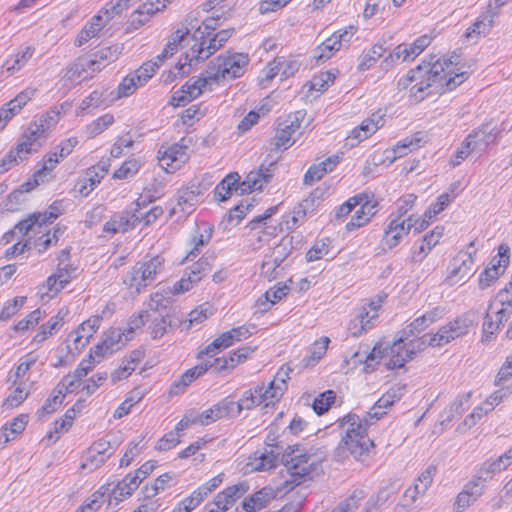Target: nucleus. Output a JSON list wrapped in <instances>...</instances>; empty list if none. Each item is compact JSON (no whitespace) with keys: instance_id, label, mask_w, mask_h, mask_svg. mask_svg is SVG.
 I'll use <instances>...</instances> for the list:
<instances>
[{"instance_id":"obj_33","label":"nucleus","mask_w":512,"mask_h":512,"mask_svg":"<svg viewBox=\"0 0 512 512\" xmlns=\"http://www.w3.org/2000/svg\"><path fill=\"white\" fill-rule=\"evenodd\" d=\"M72 279L71 272L66 268H59L56 273L46 280L47 291L52 293L51 297L60 292Z\"/></svg>"},{"instance_id":"obj_24","label":"nucleus","mask_w":512,"mask_h":512,"mask_svg":"<svg viewBox=\"0 0 512 512\" xmlns=\"http://www.w3.org/2000/svg\"><path fill=\"white\" fill-rule=\"evenodd\" d=\"M445 315V308L441 306L434 307L425 314L417 317L410 325H408V331L405 330L407 336L420 333L428 328L431 324L442 319Z\"/></svg>"},{"instance_id":"obj_57","label":"nucleus","mask_w":512,"mask_h":512,"mask_svg":"<svg viewBox=\"0 0 512 512\" xmlns=\"http://www.w3.org/2000/svg\"><path fill=\"white\" fill-rule=\"evenodd\" d=\"M316 192L317 191L312 193L310 197L302 200L294 208L293 216H292V222H293L294 225L297 224L300 220H303L306 217L308 210L313 209L315 198H316V196H315Z\"/></svg>"},{"instance_id":"obj_9","label":"nucleus","mask_w":512,"mask_h":512,"mask_svg":"<svg viewBox=\"0 0 512 512\" xmlns=\"http://www.w3.org/2000/svg\"><path fill=\"white\" fill-rule=\"evenodd\" d=\"M255 329V325H242L223 332L215 338L214 341L205 348V350L198 353V358H202L203 355L214 356L218 351L230 347L235 342L249 338L253 333L252 330Z\"/></svg>"},{"instance_id":"obj_60","label":"nucleus","mask_w":512,"mask_h":512,"mask_svg":"<svg viewBox=\"0 0 512 512\" xmlns=\"http://www.w3.org/2000/svg\"><path fill=\"white\" fill-rule=\"evenodd\" d=\"M200 19L197 17L195 13H189L184 21L185 27L184 29L190 33L192 30H194V33L192 35V39L194 43L199 42L201 38H203V35L205 34L204 31H202V26L199 24Z\"/></svg>"},{"instance_id":"obj_2","label":"nucleus","mask_w":512,"mask_h":512,"mask_svg":"<svg viewBox=\"0 0 512 512\" xmlns=\"http://www.w3.org/2000/svg\"><path fill=\"white\" fill-rule=\"evenodd\" d=\"M278 445L267 444L264 451H256L246 464L249 471H269L282 463L289 473V479L285 480L284 487L297 486L311 478V473L316 469V464L310 462L311 455L302 453L299 446L296 448L287 446L281 452Z\"/></svg>"},{"instance_id":"obj_4","label":"nucleus","mask_w":512,"mask_h":512,"mask_svg":"<svg viewBox=\"0 0 512 512\" xmlns=\"http://www.w3.org/2000/svg\"><path fill=\"white\" fill-rule=\"evenodd\" d=\"M164 258L157 255L146 261L137 262L124 276L123 283L131 294H139L150 285L163 270Z\"/></svg>"},{"instance_id":"obj_23","label":"nucleus","mask_w":512,"mask_h":512,"mask_svg":"<svg viewBox=\"0 0 512 512\" xmlns=\"http://www.w3.org/2000/svg\"><path fill=\"white\" fill-rule=\"evenodd\" d=\"M511 463L512 448L494 460L485 461L478 470L477 476L486 482L487 479H491L495 474L505 470Z\"/></svg>"},{"instance_id":"obj_11","label":"nucleus","mask_w":512,"mask_h":512,"mask_svg":"<svg viewBox=\"0 0 512 512\" xmlns=\"http://www.w3.org/2000/svg\"><path fill=\"white\" fill-rule=\"evenodd\" d=\"M302 118L303 113L297 111L292 116L290 115L288 119L279 123L275 136L270 143L271 151L286 150L294 143V141H291V138L292 135L300 129Z\"/></svg>"},{"instance_id":"obj_3","label":"nucleus","mask_w":512,"mask_h":512,"mask_svg":"<svg viewBox=\"0 0 512 512\" xmlns=\"http://www.w3.org/2000/svg\"><path fill=\"white\" fill-rule=\"evenodd\" d=\"M372 424L373 421L366 417L362 420L356 414H348L343 417L340 426H347V428L335 449L336 457L344 458L349 453L358 459L366 454L374 446L373 441L367 435V428Z\"/></svg>"},{"instance_id":"obj_16","label":"nucleus","mask_w":512,"mask_h":512,"mask_svg":"<svg viewBox=\"0 0 512 512\" xmlns=\"http://www.w3.org/2000/svg\"><path fill=\"white\" fill-rule=\"evenodd\" d=\"M381 300L371 301L367 306H363L356 318L351 321L349 331L353 337L360 336L363 332L371 328L370 322L378 316V308Z\"/></svg>"},{"instance_id":"obj_29","label":"nucleus","mask_w":512,"mask_h":512,"mask_svg":"<svg viewBox=\"0 0 512 512\" xmlns=\"http://www.w3.org/2000/svg\"><path fill=\"white\" fill-rule=\"evenodd\" d=\"M399 389H390L374 404V406L367 412L366 418L371 421L380 419L386 414V409L391 407L396 401H398L401 395L398 393Z\"/></svg>"},{"instance_id":"obj_43","label":"nucleus","mask_w":512,"mask_h":512,"mask_svg":"<svg viewBox=\"0 0 512 512\" xmlns=\"http://www.w3.org/2000/svg\"><path fill=\"white\" fill-rule=\"evenodd\" d=\"M87 63L86 58L80 57L72 63L65 72L64 78L67 80H76V79H88L91 78V74L87 73L86 69Z\"/></svg>"},{"instance_id":"obj_17","label":"nucleus","mask_w":512,"mask_h":512,"mask_svg":"<svg viewBox=\"0 0 512 512\" xmlns=\"http://www.w3.org/2000/svg\"><path fill=\"white\" fill-rule=\"evenodd\" d=\"M234 401L225 398L202 413L194 412L197 423L203 426L209 425L218 419L233 415L235 410Z\"/></svg>"},{"instance_id":"obj_53","label":"nucleus","mask_w":512,"mask_h":512,"mask_svg":"<svg viewBox=\"0 0 512 512\" xmlns=\"http://www.w3.org/2000/svg\"><path fill=\"white\" fill-rule=\"evenodd\" d=\"M150 318L151 314L148 311H142L137 315L131 316L128 321L127 328L123 331L126 341H129L135 330L141 328Z\"/></svg>"},{"instance_id":"obj_46","label":"nucleus","mask_w":512,"mask_h":512,"mask_svg":"<svg viewBox=\"0 0 512 512\" xmlns=\"http://www.w3.org/2000/svg\"><path fill=\"white\" fill-rule=\"evenodd\" d=\"M64 396L65 394L63 393V389L55 388L51 395L45 400L42 407L38 410L39 417L55 412L62 404Z\"/></svg>"},{"instance_id":"obj_50","label":"nucleus","mask_w":512,"mask_h":512,"mask_svg":"<svg viewBox=\"0 0 512 512\" xmlns=\"http://www.w3.org/2000/svg\"><path fill=\"white\" fill-rule=\"evenodd\" d=\"M471 397V392L465 393L457 398L450 406L448 410L444 411L447 414L444 421L451 422L455 416H460L466 410V405Z\"/></svg>"},{"instance_id":"obj_13","label":"nucleus","mask_w":512,"mask_h":512,"mask_svg":"<svg viewBox=\"0 0 512 512\" xmlns=\"http://www.w3.org/2000/svg\"><path fill=\"white\" fill-rule=\"evenodd\" d=\"M274 167V162H271L268 166L262 164L257 171H251L243 182L239 183L238 181L234 190L240 195L261 190L263 185L271 180Z\"/></svg>"},{"instance_id":"obj_5","label":"nucleus","mask_w":512,"mask_h":512,"mask_svg":"<svg viewBox=\"0 0 512 512\" xmlns=\"http://www.w3.org/2000/svg\"><path fill=\"white\" fill-rule=\"evenodd\" d=\"M248 64L249 57L245 53L219 55L208 64V78H212L213 82H219L241 77L245 73Z\"/></svg>"},{"instance_id":"obj_14","label":"nucleus","mask_w":512,"mask_h":512,"mask_svg":"<svg viewBox=\"0 0 512 512\" xmlns=\"http://www.w3.org/2000/svg\"><path fill=\"white\" fill-rule=\"evenodd\" d=\"M509 251L510 248L507 244L502 243L498 247V255L499 259L497 260V265L486 268L479 277V287L480 289H486L489 287L495 280H497L500 275H502L509 264Z\"/></svg>"},{"instance_id":"obj_8","label":"nucleus","mask_w":512,"mask_h":512,"mask_svg":"<svg viewBox=\"0 0 512 512\" xmlns=\"http://www.w3.org/2000/svg\"><path fill=\"white\" fill-rule=\"evenodd\" d=\"M215 257L213 255H204L197 262L187 268L185 275L177 282L174 283L171 292L173 294H180L189 291L194 284H197L201 279L209 274L213 268Z\"/></svg>"},{"instance_id":"obj_12","label":"nucleus","mask_w":512,"mask_h":512,"mask_svg":"<svg viewBox=\"0 0 512 512\" xmlns=\"http://www.w3.org/2000/svg\"><path fill=\"white\" fill-rule=\"evenodd\" d=\"M133 210H125L119 213H115L111 216L103 226V231L106 233L117 234L125 233L129 230L134 229L141 221L142 216L138 215V208L140 202L137 200Z\"/></svg>"},{"instance_id":"obj_40","label":"nucleus","mask_w":512,"mask_h":512,"mask_svg":"<svg viewBox=\"0 0 512 512\" xmlns=\"http://www.w3.org/2000/svg\"><path fill=\"white\" fill-rule=\"evenodd\" d=\"M386 49L383 47L381 43H376L373 45L366 53H364L361 57V60L358 65V69L360 71L368 70L372 67L376 61L383 56Z\"/></svg>"},{"instance_id":"obj_1","label":"nucleus","mask_w":512,"mask_h":512,"mask_svg":"<svg viewBox=\"0 0 512 512\" xmlns=\"http://www.w3.org/2000/svg\"><path fill=\"white\" fill-rule=\"evenodd\" d=\"M458 56L439 58L437 55H429L416 68L411 69L404 77L400 78L397 87L405 90L410 87V98L419 103L424 100L431 91L444 93L454 90L467 79V72H456L454 67L458 64Z\"/></svg>"},{"instance_id":"obj_22","label":"nucleus","mask_w":512,"mask_h":512,"mask_svg":"<svg viewBox=\"0 0 512 512\" xmlns=\"http://www.w3.org/2000/svg\"><path fill=\"white\" fill-rule=\"evenodd\" d=\"M444 233V227L436 226L431 232L426 234L420 246L413 250L411 256L412 263H421L429 252L439 243Z\"/></svg>"},{"instance_id":"obj_49","label":"nucleus","mask_w":512,"mask_h":512,"mask_svg":"<svg viewBox=\"0 0 512 512\" xmlns=\"http://www.w3.org/2000/svg\"><path fill=\"white\" fill-rule=\"evenodd\" d=\"M27 423L28 416L21 414L14 418L8 425L3 427L2 436L4 437V443H8L11 440L8 431H10L12 435H18L25 430Z\"/></svg>"},{"instance_id":"obj_48","label":"nucleus","mask_w":512,"mask_h":512,"mask_svg":"<svg viewBox=\"0 0 512 512\" xmlns=\"http://www.w3.org/2000/svg\"><path fill=\"white\" fill-rule=\"evenodd\" d=\"M148 307L155 314L154 316H161V313L170 314L171 312L170 299L161 293H155L151 296Z\"/></svg>"},{"instance_id":"obj_44","label":"nucleus","mask_w":512,"mask_h":512,"mask_svg":"<svg viewBox=\"0 0 512 512\" xmlns=\"http://www.w3.org/2000/svg\"><path fill=\"white\" fill-rule=\"evenodd\" d=\"M365 492L361 489H357L353 491V493L341 501L332 512H351L357 509L361 503V501L365 498Z\"/></svg>"},{"instance_id":"obj_31","label":"nucleus","mask_w":512,"mask_h":512,"mask_svg":"<svg viewBox=\"0 0 512 512\" xmlns=\"http://www.w3.org/2000/svg\"><path fill=\"white\" fill-rule=\"evenodd\" d=\"M160 0H149L143 3L132 15L131 25L138 28L144 25L153 14L163 10L165 5L159 6Z\"/></svg>"},{"instance_id":"obj_55","label":"nucleus","mask_w":512,"mask_h":512,"mask_svg":"<svg viewBox=\"0 0 512 512\" xmlns=\"http://www.w3.org/2000/svg\"><path fill=\"white\" fill-rule=\"evenodd\" d=\"M210 82H213L212 78H208V73H205V77L198 78L196 80L191 79L182 89L193 99L197 98L201 93L202 89Z\"/></svg>"},{"instance_id":"obj_51","label":"nucleus","mask_w":512,"mask_h":512,"mask_svg":"<svg viewBox=\"0 0 512 512\" xmlns=\"http://www.w3.org/2000/svg\"><path fill=\"white\" fill-rule=\"evenodd\" d=\"M341 45L337 43V37L332 35L327 38L320 46L317 47L315 58L318 60H328L335 51L340 50Z\"/></svg>"},{"instance_id":"obj_37","label":"nucleus","mask_w":512,"mask_h":512,"mask_svg":"<svg viewBox=\"0 0 512 512\" xmlns=\"http://www.w3.org/2000/svg\"><path fill=\"white\" fill-rule=\"evenodd\" d=\"M240 180L237 172L228 174L214 189V197L216 200L223 202L230 198L234 186Z\"/></svg>"},{"instance_id":"obj_26","label":"nucleus","mask_w":512,"mask_h":512,"mask_svg":"<svg viewBox=\"0 0 512 512\" xmlns=\"http://www.w3.org/2000/svg\"><path fill=\"white\" fill-rule=\"evenodd\" d=\"M248 490L249 486L246 482L231 485L215 496L216 505H222L223 508L228 510L238 499L244 496Z\"/></svg>"},{"instance_id":"obj_47","label":"nucleus","mask_w":512,"mask_h":512,"mask_svg":"<svg viewBox=\"0 0 512 512\" xmlns=\"http://www.w3.org/2000/svg\"><path fill=\"white\" fill-rule=\"evenodd\" d=\"M292 248V238L288 236L283 237L280 242L273 248L269 257L272 258L274 262L281 265L291 253Z\"/></svg>"},{"instance_id":"obj_28","label":"nucleus","mask_w":512,"mask_h":512,"mask_svg":"<svg viewBox=\"0 0 512 512\" xmlns=\"http://www.w3.org/2000/svg\"><path fill=\"white\" fill-rule=\"evenodd\" d=\"M58 216L59 213L52 211H46L44 213H33L29 215V217L25 220L20 221L15 226V229H17L19 233L26 235L34 226L42 227L43 225L52 223Z\"/></svg>"},{"instance_id":"obj_36","label":"nucleus","mask_w":512,"mask_h":512,"mask_svg":"<svg viewBox=\"0 0 512 512\" xmlns=\"http://www.w3.org/2000/svg\"><path fill=\"white\" fill-rule=\"evenodd\" d=\"M138 479L139 477L133 476L132 473L127 474L113 489L114 498L117 501H122L124 498L131 496L140 485Z\"/></svg>"},{"instance_id":"obj_41","label":"nucleus","mask_w":512,"mask_h":512,"mask_svg":"<svg viewBox=\"0 0 512 512\" xmlns=\"http://www.w3.org/2000/svg\"><path fill=\"white\" fill-rule=\"evenodd\" d=\"M199 191L193 189H183L179 191L177 205L183 213H191L193 207L198 203Z\"/></svg>"},{"instance_id":"obj_42","label":"nucleus","mask_w":512,"mask_h":512,"mask_svg":"<svg viewBox=\"0 0 512 512\" xmlns=\"http://www.w3.org/2000/svg\"><path fill=\"white\" fill-rule=\"evenodd\" d=\"M422 140L423 136L421 132H417L410 137L404 138L402 141L398 142L394 148V153L397 154L396 157H403L408 153V151L411 152L419 148Z\"/></svg>"},{"instance_id":"obj_10","label":"nucleus","mask_w":512,"mask_h":512,"mask_svg":"<svg viewBox=\"0 0 512 512\" xmlns=\"http://www.w3.org/2000/svg\"><path fill=\"white\" fill-rule=\"evenodd\" d=\"M475 254L476 250L459 251L451 260L446 281L454 285L461 280L469 279L475 272L473 270Z\"/></svg>"},{"instance_id":"obj_39","label":"nucleus","mask_w":512,"mask_h":512,"mask_svg":"<svg viewBox=\"0 0 512 512\" xmlns=\"http://www.w3.org/2000/svg\"><path fill=\"white\" fill-rule=\"evenodd\" d=\"M151 320V336L153 339H158L163 337L167 333L168 327L173 325V319L171 314L165 313L161 316H152L149 319Z\"/></svg>"},{"instance_id":"obj_54","label":"nucleus","mask_w":512,"mask_h":512,"mask_svg":"<svg viewBox=\"0 0 512 512\" xmlns=\"http://www.w3.org/2000/svg\"><path fill=\"white\" fill-rule=\"evenodd\" d=\"M336 399V393L332 390H327L321 393L317 398H315L313 403V409L318 415H322L328 411L330 406L334 403Z\"/></svg>"},{"instance_id":"obj_62","label":"nucleus","mask_w":512,"mask_h":512,"mask_svg":"<svg viewBox=\"0 0 512 512\" xmlns=\"http://www.w3.org/2000/svg\"><path fill=\"white\" fill-rule=\"evenodd\" d=\"M283 394L284 386L277 385L276 381H271L267 387L264 385L263 395L265 399V405L268 406L279 401Z\"/></svg>"},{"instance_id":"obj_18","label":"nucleus","mask_w":512,"mask_h":512,"mask_svg":"<svg viewBox=\"0 0 512 512\" xmlns=\"http://www.w3.org/2000/svg\"><path fill=\"white\" fill-rule=\"evenodd\" d=\"M126 337L119 329H110L104 333L99 344L94 348V354L98 357L111 355L126 345Z\"/></svg>"},{"instance_id":"obj_7","label":"nucleus","mask_w":512,"mask_h":512,"mask_svg":"<svg viewBox=\"0 0 512 512\" xmlns=\"http://www.w3.org/2000/svg\"><path fill=\"white\" fill-rule=\"evenodd\" d=\"M471 322L464 317H457L453 321L442 326L434 335H424L420 338L418 348L423 350L426 345L431 347H441L451 341L462 337L469 332Z\"/></svg>"},{"instance_id":"obj_20","label":"nucleus","mask_w":512,"mask_h":512,"mask_svg":"<svg viewBox=\"0 0 512 512\" xmlns=\"http://www.w3.org/2000/svg\"><path fill=\"white\" fill-rule=\"evenodd\" d=\"M475 151L485 152L491 144H495L500 137V131L490 128L489 124H482L473 130L468 136Z\"/></svg>"},{"instance_id":"obj_45","label":"nucleus","mask_w":512,"mask_h":512,"mask_svg":"<svg viewBox=\"0 0 512 512\" xmlns=\"http://www.w3.org/2000/svg\"><path fill=\"white\" fill-rule=\"evenodd\" d=\"M114 122L112 114H104L86 126L88 138H94L105 131Z\"/></svg>"},{"instance_id":"obj_21","label":"nucleus","mask_w":512,"mask_h":512,"mask_svg":"<svg viewBox=\"0 0 512 512\" xmlns=\"http://www.w3.org/2000/svg\"><path fill=\"white\" fill-rule=\"evenodd\" d=\"M419 341L420 339L416 342V345L413 348H405L403 338L395 341L390 347L391 358L386 363L387 369L392 370L395 368H401L406 362L412 360L416 352L421 351L418 348Z\"/></svg>"},{"instance_id":"obj_52","label":"nucleus","mask_w":512,"mask_h":512,"mask_svg":"<svg viewBox=\"0 0 512 512\" xmlns=\"http://www.w3.org/2000/svg\"><path fill=\"white\" fill-rule=\"evenodd\" d=\"M288 290H289V288L286 285H284L282 287H278L277 289H270V290L266 291L265 294L263 295L264 300H262V298H260L257 301L258 305L265 306V308L262 310V312H265L269 309L268 304L273 305V304L277 303L278 301H280L284 296H286L288 293Z\"/></svg>"},{"instance_id":"obj_59","label":"nucleus","mask_w":512,"mask_h":512,"mask_svg":"<svg viewBox=\"0 0 512 512\" xmlns=\"http://www.w3.org/2000/svg\"><path fill=\"white\" fill-rule=\"evenodd\" d=\"M101 321L102 318L100 316H92L88 320L84 321L76 331L82 335V338L90 341L99 329Z\"/></svg>"},{"instance_id":"obj_32","label":"nucleus","mask_w":512,"mask_h":512,"mask_svg":"<svg viewBox=\"0 0 512 512\" xmlns=\"http://www.w3.org/2000/svg\"><path fill=\"white\" fill-rule=\"evenodd\" d=\"M34 48L31 46L25 47L15 55L10 56L3 64L2 68L5 69L10 75L22 69L27 62L32 58Z\"/></svg>"},{"instance_id":"obj_61","label":"nucleus","mask_w":512,"mask_h":512,"mask_svg":"<svg viewBox=\"0 0 512 512\" xmlns=\"http://www.w3.org/2000/svg\"><path fill=\"white\" fill-rule=\"evenodd\" d=\"M452 202V198L450 194L443 193L438 196L437 201L429 206V208L425 211V218L432 219L441 211L444 210L446 206H448Z\"/></svg>"},{"instance_id":"obj_56","label":"nucleus","mask_w":512,"mask_h":512,"mask_svg":"<svg viewBox=\"0 0 512 512\" xmlns=\"http://www.w3.org/2000/svg\"><path fill=\"white\" fill-rule=\"evenodd\" d=\"M408 59L407 45L400 44L382 61L381 68L384 71L390 70L395 63L400 59Z\"/></svg>"},{"instance_id":"obj_34","label":"nucleus","mask_w":512,"mask_h":512,"mask_svg":"<svg viewBox=\"0 0 512 512\" xmlns=\"http://www.w3.org/2000/svg\"><path fill=\"white\" fill-rule=\"evenodd\" d=\"M491 6L492 4L490 2L486 14L480 16L472 25V27L467 30L465 34L467 38H470L472 34L485 35L491 30L494 23V17L497 14L496 12L492 11Z\"/></svg>"},{"instance_id":"obj_25","label":"nucleus","mask_w":512,"mask_h":512,"mask_svg":"<svg viewBox=\"0 0 512 512\" xmlns=\"http://www.w3.org/2000/svg\"><path fill=\"white\" fill-rule=\"evenodd\" d=\"M339 163L338 156H331L320 162L309 167L304 175L303 182L305 185H312L316 181L321 180L326 173L331 172L336 165Z\"/></svg>"},{"instance_id":"obj_64","label":"nucleus","mask_w":512,"mask_h":512,"mask_svg":"<svg viewBox=\"0 0 512 512\" xmlns=\"http://www.w3.org/2000/svg\"><path fill=\"white\" fill-rule=\"evenodd\" d=\"M139 168V162L135 159H130L128 161H125L121 165V167L114 172L113 178L126 179L128 177L135 175L138 172Z\"/></svg>"},{"instance_id":"obj_27","label":"nucleus","mask_w":512,"mask_h":512,"mask_svg":"<svg viewBox=\"0 0 512 512\" xmlns=\"http://www.w3.org/2000/svg\"><path fill=\"white\" fill-rule=\"evenodd\" d=\"M275 496V491L271 487H264L245 499L242 507L245 511L255 512L266 507Z\"/></svg>"},{"instance_id":"obj_38","label":"nucleus","mask_w":512,"mask_h":512,"mask_svg":"<svg viewBox=\"0 0 512 512\" xmlns=\"http://www.w3.org/2000/svg\"><path fill=\"white\" fill-rule=\"evenodd\" d=\"M45 133L46 131L42 127H39L38 122L31 123L21 137L19 149L25 150V154L31 153L33 143Z\"/></svg>"},{"instance_id":"obj_63","label":"nucleus","mask_w":512,"mask_h":512,"mask_svg":"<svg viewBox=\"0 0 512 512\" xmlns=\"http://www.w3.org/2000/svg\"><path fill=\"white\" fill-rule=\"evenodd\" d=\"M385 349H382L381 344H376L372 351L367 354L364 361V370L366 373H370L375 370V364H378L379 360L385 356Z\"/></svg>"},{"instance_id":"obj_35","label":"nucleus","mask_w":512,"mask_h":512,"mask_svg":"<svg viewBox=\"0 0 512 512\" xmlns=\"http://www.w3.org/2000/svg\"><path fill=\"white\" fill-rule=\"evenodd\" d=\"M104 25L105 23L103 22L101 15L94 16L78 34L75 40V45L80 47L86 42H88L91 38L95 37L101 31Z\"/></svg>"},{"instance_id":"obj_19","label":"nucleus","mask_w":512,"mask_h":512,"mask_svg":"<svg viewBox=\"0 0 512 512\" xmlns=\"http://www.w3.org/2000/svg\"><path fill=\"white\" fill-rule=\"evenodd\" d=\"M35 92L34 88H26L0 109V130L34 97Z\"/></svg>"},{"instance_id":"obj_15","label":"nucleus","mask_w":512,"mask_h":512,"mask_svg":"<svg viewBox=\"0 0 512 512\" xmlns=\"http://www.w3.org/2000/svg\"><path fill=\"white\" fill-rule=\"evenodd\" d=\"M409 232L410 227L406 219H401V217L392 218L385 228L381 240L383 249L391 250L395 248Z\"/></svg>"},{"instance_id":"obj_30","label":"nucleus","mask_w":512,"mask_h":512,"mask_svg":"<svg viewBox=\"0 0 512 512\" xmlns=\"http://www.w3.org/2000/svg\"><path fill=\"white\" fill-rule=\"evenodd\" d=\"M209 369L208 363H200L186 372H184L180 379L175 381L171 388V393L178 394L183 392L193 381L204 375Z\"/></svg>"},{"instance_id":"obj_6","label":"nucleus","mask_w":512,"mask_h":512,"mask_svg":"<svg viewBox=\"0 0 512 512\" xmlns=\"http://www.w3.org/2000/svg\"><path fill=\"white\" fill-rule=\"evenodd\" d=\"M233 32L234 28H229L221 30L213 36L212 34L210 36L204 34L199 42L191 45L189 51L186 53L188 63L181 64L179 69L183 73H188L189 71L184 70L186 65L191 66L193 62L197 64L208 59L228 41Z\"/></svg>"},{"instance_id":"obj_58","label":"nucleus","mask_w":512,"mask_h":512,"mask_svg":"<svg viewBox=\"0 0 512 512\" xmlns=\"http://www.w3.org/2000/svg\"><path fill=\"white\" fill-rule=\"evenodd\" d=\"M160 65L157 60L143 63V65L134 72L139 84L143 85L146 83L154 75Z\"/></svg>"}]
</instances>
